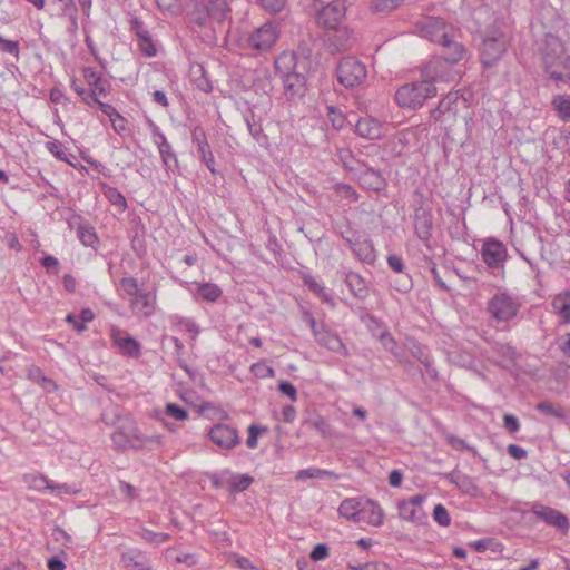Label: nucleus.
Masks as SVG:
<instances>
[{"mask_svg": "<svg viewBox=\"0 0 570 570\" xmlns=\"http://www.w3.org/2000/svg\"><path fill=\"white\" fill-rule=\"evenodd\" d=\"M440 60H431L421 70V80L402 85L394 95L399 107L409 110L421 108L429 98L438 95L435 83L448 81L449 72H442Z\"/></svg>", "mask_w": 570, "mask_h": 570, "instance_id": "obj_1", "label": "nucleus"}, {"mask_svg": "<svg viewBox=\"0 0 570 570\" xmlns=\"http://www.w3.org/2000/svg\"><path fill=\"white\" fill-rule=\"evenodd\" d=\"M542 62L544 72L550 79L563 83L570 80V56L560 38L554 36L546 38L542 48Z\"/></svg>", "mask_w": 570, "mask_h": 570, "instance_id": "obj_2", "label": "nucleus"}, {"mask_svg": "<svg viewBox=\"0 0 570 570\" xmlns=\"http://www.w3.org/2000/svg\"><path fill=\"white\" fill-rule=\"evenodd\" d=\"M344 164L362 188L376 193L385 189L387 181L380 169L355 159L353 156L350 161Z\"/></svg>", "mask_w": 570, "mask_h": 570, "instance_id": "obj_3", "label": "nucleus"}, {"mask_svg": "<svg viewBox=\"0 0 570 570\" xmlns=\"http://www.w3.org/2000/svg\"><path fill=\"white\" fill-rule=\"evenodd\" d=\"M337 81L345 88L362 86L367 78L366 66L354 57H343L335 69Z\"/></svg>", "mask_w": 570, "mask_h": 570, "instance_id": "obj_4", "label": "nucleus"}, {"mask_svg": "<svg viewBox=\"0 0 570 570\" xmlns=\"http://www.w3.org/2000/svg\"><path fill=\"white\" fill-rule=\"evenodd\" d=\"M311 50L305 45L298 46V51H283L274 62L278 77L299 70L307 71Z\"/></svg>", "mask_w": 570, "mask_h": 570, "instance_id": "obj_5", "label": "nucleus"}, {"mask_svg": "<svg viewBox=\"0 0 570 570\" xmlns=\"http://www.w3.org/2000/svg\"><path fill=\"white\" fill-rule=\"evenodd\" d=\"M413 228L414 234L423 243L425 248L432 250L433 214L430 207L421 204L414 208Z\"/></svg>", "mask_w": 570, "mask_h": 570, "instance_id": "obj_6", "label": "nucleus"}, {"mask_svg": "<svg viewBox=\"0 0 570 570\" xmlns=\"http://www.w3.org/2000/svg\"><path fill=\"white\" fill-rule=\"evenodd\" d=\"M519 307V303L507 293L495 294L488 303V311L498 322L514 318Z\"/></svg>", "mask_w": 570, "mask_h": 570, "instance_id": "obj_7", "label": "nucleus"}, {"mask_svg": "<svg viewBox=\"0 0 570 570\" xmlns=\"http://www.w3.org/2000/svg\"><path fill=\"white\" fill-rule=\"evenodd\" d=\"M459 94L449 92L438 104L434 109L430 110L429 121L441 122L451 126L458 114Z\"/></svg>", "mask_w": 570, "mask_h": 570, "instance_id": "obj_8", "label": "nucleus"}, {"mask_svg": "<svg viewBox=\"0 0 570 570\" xmlns=\"http://www.w3.org/2000/svg\"><path fill=\"white\" fill-rule=\"evenodd\" d=\"M279 37L277 24L274 22H266L255 31H253L248 39V46L259 52L269 50Z\"/></svg>", "mask_w": 570, "mask_h": 570, "instance_id": "obj_9", "label": "nucleus"}, {"mask_svg": "<svg viewBox=\"0 0 570 570\" xmlns=\"http://www.w3.org/2000/svg\"><path fill=\"white\" fill-rule=\"evenodd\" d=\"M425 499V494H415L407 500L399 501L397 510L400 518L412 523H422L426 518L422 509V503Z\"/></svg>", "mask_w": 570, "mask_h": 570, "instance_id": "obj_10", "label": "nucleus"}, {"mask_svg": "<svg viewBox=\"0 0 570 570\" xmlns=\"http://www.w3.org/2000/svg\"><path fill=\"white\" fill-rule=\"evenodd\" d=\"M532 513L548 525L559 530L562 534L568 533L570 528L568 517L559 510L543 504H534Z\"/></svg>", "mask_w": 570, "mask_h": 570, "instance_id": "obj_11", "label": "nucleus"}, {"mask_svg": "<svg viewBox=\"0 0 570 570\" xmlns=\"http://www.w3.org/2000/svg\"><path fill=\"white\" fill-rule=\"evenodd\" d=\"M345 12L346 7L344 2L342 0H334L318 10L316 22L321 27L335 29L341 23Z\"/></svg>", "mask_w": 570, "mask_h": 570, "instance_id": "obj_12", "label": "nucleus"}, {"mask_svg": "<svg viewBox=\"0 0 570 570\" xmlns=\"http://www.w3.org/2000/svg\"><path fill=\"white\" fill-rule=\"evenodd\" d=\"M306 71L299 70L293 73L281 76L284 95L287 100L296 101L302 99L306 91Z\"/></svg>", "mask_w": 570, "mask_h": 570, "instance_id": "obj_13", "label": "nucleus"}, {"mask_svg": "<svg viewBox=\"0 0 570 570\" xmlns=\"http://www.w3.org/2000/svg\"><path fill=\"white\" fill-rule=\"evenodd\" d=\"M420 31L424 38L440 45L453 32V28L441 18L429 17L420 23Z\"/></svg>", "mask_w": 570, "mask_h": 570, "instance_id": "obj_14", "label": "nucleus"}, {"mask_svg": "<svg viewBox=\"0 0 570 570\" xmlns=\"http://www.w3.org/2000/svg\"><path fill=\"white\" fill-rule=\"evenodd\" d=\"M208 438L224 450H230L240 443L237 430L223 423L214 425L208 432Z\"/></svg>", "mask_w": 570, "mask_h": 570, "instance_id": "obj_15", "label": "nucleus"}, {"mask_svg": "<svg viewBox=\"0 0 570 570\" xmlns=\"http://www.w3.org/2000/svg\"><path fill=\"white\" fill-rule=\"evenodd\" d=\"M191 142L197 147L198 157L208 168V170L215 175L217 173L215 168V157L208 144V139L205 129L202 126H195L191 130Z\"/></svg>", "mask_w": 570, "mask_h": 570, "instance_id": "obj_16", "label": "nucleus"}, {"mask_svg": "<svg viewBox=\"0 0 570 570\" xmlns=\"http://www.w3.org/2000/svg\"><path fill=\"white\" fill-rule=\"evenodd\" d=\"M481 256L490 268H498L507 259L508 252L503 243L495 238H489L482 245Z\"/></svg>", "mask_w": 570, "mask_h": 570, "instance_id": "obj_17", "label": "nucleus"}, {"mask_svg": "<svg viewBox=\"0 0 570 570\" xmlns=\"http://www.w3.org/2000/svg\"><path fill=\"white\" fill-rule=\"evenodd\" d=\"M505 52L502 37H487L481 46V61L485 68L494 66Z\"/></svg>", "mask_w": 570, "mask_h": 570, "instance_id": "obj_18", "label": "nucleus"}, {"mask_svg": "<svg viewBox=\"0 0 570 570\" xmlns=\"http://www.w3.org/2000/svg\"><path fill=\"white\" fill-rule=\"evenodd\" d=\"M110 338L115 345L119 347L124 355L129 357H138L141 353V344L130 336L126 331L111 326Z\"/></svg>", "mask_w": 570, "mask_h": 570, "instance_id": "obj_19", "label": "nucleus"}, {"mask_svg": "<svg viewBox=\"0 0 570 570\" xmlns=\"http://www.w3.org/2000/svg\"><path fill=\"white\" fill-rule=\"evenodd\" d=\"M345 243L361 262L374 264L376 261L375 248L370 238H361L358 233H353V237H345Z\"/></svg>", "mask_w": 570, "mask_h": 570, "instance_id": "obj_20", "label": "nucleus"}, {"mask_svg": "<svg viewBox=\"0 0 570 570\" xmlns=\"http://www.w3.org/2000/svg\"><path fill=\"white\" fill-rule=\"evenodd\" d=\"M441 52H440V59L439 60H444L445 62L450 63V65H455L458 63L459 61H461L465 53H466V48L465 46L455 40V37H454V31L452 33H450L446 39H444L441 43ZM442 63V61H440ZM442 72L443 71V66L441 65V69H440Z\"/></svg>", "mask_w": 570, "mask_h": 570, "instance_id": "obj_21", "label": "nucleus"}, {"mask_svg": "<svg viewBox=\"0 0 570 570\" xmlns=\"http://www.w3.org/2000/svg\"><path fill=\"white\" fill-rule=\"evenodd\" d=\"M384 124L371 116L360 117L354 126L355 134L367 140L381 139L384 136Z\"/></svg>", "mask_w": 570, "mask_h": 570, "instance_id": "obj_22", "label": "nucleus"}, {"mask_svg": "<svg viewBox=\"0 0 570 570\" xmlns=\"http://www.w3.org/2000/svg\"><path fill=\"white\" fill-rule=\"evenodd\" d=\"M157 306V291H142L135 298L130 299V307L134 314L148 318L154 315Z\"/></svg>", "mask_w": 570, "mask_h": 570, "instance_id": "obj_23", "label": "nucleus"}, {"mask_svg": "<svg viewBox=\"0 0 570 570\" xmlns=\"http://www.w3.org/2000/svg\"><path fill=\"white\" fill-rule=\"evenodd\" d=\"M384 512L377 502L373 500H363L357 513V524H368L380 527L383 523Z\"/></svg>", "mask_w": 570, "mask_h": 570, "instance_id": "obj_24", "label": "nucleus"}, {"mask_svg": "<svg viewBox=\"0 0 570 570\" xmlns=\"http://www.w3.org/2000/svg\"><path fill=\"white\" fill-rule=\"evenodd\" d=\"M315 341L328 351L336 353L343 357L350 356L346 345L343 343L337 333L325 326L320 333H316Z\"/></svg>", "mask_w": 570, "mask_h": 570, "instance_id": "obj_25", "label": "nucleus"}, {"mask_svg": "<svg viewBox=\"0 0 570 570\" xmlns=\"http://www.w3.org/2000/svg\"><path fill=\"white\" fill-rule=\"evenodd\" d=\"M186 19L188 24L198 28L209 27L213 22L208 8L204 0H196L187 11Z\"/></svg>", "mask_w": 570, "mask_h": 570, "instance_id": "obj_26", "label": "nucleus"}, {"mask_svg": "<svg viewBox=\"0 0 570 570\" xmlns=\"http://www.w3.org/2000/svg\"><path fill=\"white\" fill-rule=\"evenodd\" d=\"M446 478L463 493L472 498H476L480 494V488L475 484L474 480L470 475L454 470L448 474Z\"/></svg>", "mask_w": 570, "mask_h": 570, "instance_id": "obj_27", "label": "nucleus"}, {"mask_svg": "<svg viewBox=\"0 0 570 570\" xmlns=\"http://www.w3.org/2000/svg\"><path fill=\"white\" fill-rule=\"evenodd\" d=\"M120 561L125 568L134 570H151L149 558L141 551L130 550L122 552Z\"/></svg>", "mask_w": 570, "mask_h": 570, "instance_id": "obj_28", "label": "nucleus"}, {"mask_svg": "<svg viewBox=\"0 0 570 570\" xmlns=\"http://www.w3.org/2000/svg\"><path fill=\"white\" fill-rule=\"evenodd\" d=\"M75 219L79 220V223H77V236L80 243L86 247L97 249L100 240L96 229L89 223L82 222L80 216H77Z\"/></svg>", "mask_w": 570, "mask_h": 570, "instance_id": "obj_29", "label": "nucleus"}, {"mask_svg": "<svg viewBox=\"0 0 570 570\" xmlns=\"http://www.w3.org/2000/svg\"><path fill=\"white\" fill-rule=\"evenodd\" d=\"M345 284L347 285L350 292L357 299H365L370 295V289L365 283V279L355 272H347L345 274Z\"/></svg>", "mask_w": 570, "mask_h": 570, "instance_id": "obj_30", "label": "nucleus"}, {"mask_svg": "<svg viewBox=\"0 0 570 570\" xmlns=\"http://www.w3.org/2000/svg\"><path fill=\"white\" fill-rule=\"evenodd\" d=\"M189 77L190 81L197 89L205 94L212 92L213 85L203 65L197 62L191 63L189 68Z\"/></svg>", "mask_w": 570, "mask_h": 570, "instance_id": "obj_31", "label": "nucleus"}, {"mask_svg": "<svg viewBox=\"0 0 570 570\" xmlns=\"http://www.w3.org/2000/svg\"><path fill=\"white\" fill-rule=\"evenodd\" d=\"M302 281L323 303L335 307V301L332 295L326 291L323 284L318 283L311 274L303 273Z\"/></svg>", "mask_w": 570, "mask_h": 570, "instance_id": "obj_32", "label": "nucleus"}, {"mask_svg": "<svg viewBox=\"0 0 570 570\" xmlns=\"http://www.w3.org/2000/svg\"><path fill=\"white\" fill-rule=\"evenodd\" d=\"M213 22L222 23L230 14L232 9L227 0H204Z\"/></svg>", "mask_w": 570, "mask_h": 570, "instance_id": "obj_33", "label": "nucleus"}, {"mask_svg": "<svg viewBox=\"0 0 570 570\" xmlns=\"http://www.w3.org/2000/svg\"><path fill=\"white\" fill-rule=\"evenodd\" d=\"M224 473L228 474L225 483L228 487V491L233 494L247 490L254 482L253 476L248 474L230 473L229 471H225Z\"/></svg>", "mask_w": 570, "mask_h": 570, "instance_id": "obj_34", "label": "nucleus"}, {"mask_svg": "<svg viewBox=\"0 0 570 570\" xmlns=\"http://www.w3.org/2000/svg\"><path fill=\"white\" fill-rule=\"evenodd\" d=\"M552 307L560 316L562 323H570V291L557 295L552 299Z\"/></svg>", "mask_w": 570, "mask_h": 570, "instance_id": "obj_35", "label": "nucleus"}, {"mask_svg": "<svg viewBox=\"0 0 570 570\" xmlns=\"http://www.w3.org/2000/svg\"><path fill=\"white\" fill-rule=\"evenodd\" d=\"M362 502L363 500L354 498L343 500L338 507V514L356 523Z\"/></svg>", "mask_w": 570, "mask_h": 570, "instance_id": "obj_36", "label": "nucleus"}, {"mask_svg": "<svg viewBox=\"0 0 570 570\" xmlns=\"http://www.w3.org/2000/svg\"><path fill=\"white\" fill-rule=\"evenodd\" d=\"M158 151L160 154L161 161L166 167L167 171L174 175H180L179 160L177 158L176 153L173 150L171 145H168L167 148H161Z\"/></svg>", "mask_w": 570, "mask_h": 570, "instance_id": "obj_37", "label": "nucleus"}, {"mask_svg": "<svg viewBox=\"0 0 570 570\" xmlns=\"http://www.w3.org/2000/svg\"><path fill=\"white\" fill-rule=\"evenodd\" d=\"M552 107L556 110L559 118L568 122L570 121V96L569 95H557L552 99Z\"/></svg>", "mask_w": 570, "mask_h": 570, "instance_id": "obj_38", "label": "nucleus"}, {"mask_svg": "<svg viewBox=\"0 0 570 570\" xmlns=\"http://www.w3.org/2000/svg\"><path fill=\"white\" fill-rule=\"evenodd\" d=\"M197 294L206 302H216L223 294L222 289L213 283L200 284Z\"/></svg>", "mask_w": 570, "mask_h": 570, "instance_id": "obj_39", "label": "nucleus"}, {"mask_svg": "<svg viewBox=\"0 0 570 570\" xmlns=\"http://www.w3.org/2000/svg\"><path fill=\"white\" fill-rule=\"evenodd\" d=\"M538 412L546 416L556 417L559 420H563L566 417L564 411L560 405H554L548 401L539 402L535 405Z\"/></svg>", "mask_w": 570, "mask_h": 570, "instance_id": "obj_40", "label": "nucleus"}, {"mask_svg": "<svg viewBox=\"0 0 570 570\" xmlns=\"http://www.w3.org/2000/svg\"><path fill=\"white\" fill-rule=\"evenodd\" d=\"M324 476H331L334 479H337V475L328 470L320 469V468H308L304 470H299L297 472L296 479L297 480H305L307 478L309 479H322Z\"/></svg>", "mask_w": 570, "mask_h": 570, "instance_id": "obj_41", "label": "nucleus"}, {"mask_svg": "<svg viewBox=\"0 0 570 570\" xmlns=\"http://www.w3.org/2000/svg\"><path fill=\"white\" fill-rule=\"evenodd\" d=\"M305 423L315 429L324 438H328L332 434L328 421L321 415L309 417L305 421Z\"/></svg>", "mask_w": 570, "mask_h": 570, "instance_id": "obj_42", "label": "nucleus"}, {"mask_svg": "<svg viewBox=\"0 0 570 570\" xmlns=\"http://www.w3.org/2000/svg\"><path fill=\"white\" fill-rule=\"evenodd\" d=\"M40 483L43 485L45 489L51 490V491H59L66 494H76L79 492V489L75 485H70L67 483L63 484H53L52 481L47 479L46 476L41 475L39 478Z\"/></svg>", "mask_w": 570, "mask_h": 570, "instance_id": "obj_43", "label": "nucleus"}, {"mask_svg": "<svg viewBox=\"0 0 570 570\" xmlns=\"http://www.w3.org/2000/svg\"><path fill=\"white\" fill-rule=\"evenodd\" d=\"M71 88L81 97L82 101L88 106H94L96 102H99V98H96V91H91L90 89H86L77 83L76 79L71 80Z\"/></svg>", "mask_w": 570, "mask_h": 570, "instance_id": "obj_44", "label": "nucleus"}, {"mask_svg": "<svg viewBox=\"0 0 570 570\" xmlns=\"http://www.w3.org/2000/svg\"><path fill=\"white\" fill-rule=\"evenodd\" d=\"M139 48L146 57H155L157 55L156 46L151 39L149 31L137 38Z\"/></svg>", "mask_w": 570, "mask_h": 570, "instance_id": "obj_45", "label": "nucleus"}, {"mask_svg": "<svg viewBox=\"0 0 570 570\" xmlns=\"http://www.w3.org/2000/svg\"><path fill=\"white\" fill-rule=\"evenodd\" d=\"M422 261L424 263V265H422V267L426 266V268L430 271V273L432 274L436 285L442 288V289H448V286L446 284L444 283V281L441 278L439 272H438V267H436V263L433 261V258L428 255V254H423L422 256Z\"/></svg>", "mask_w": 570, "mask_h": 570, "instance_id": "obj_46", "label": "nucleus"}, {"mask_svg": "<svg viewBox=\"0 0 570 570\" xmlns=\"http://www.w3.org/2000/svg\"><path fill=\"white\" fill-rule=\"evenodd\" d=\"M404 0H373L371 8L374 12H387L399 8Z\"/></svg>", "mask_w": 570, "mask_h": 570, "instance_id": "obj_47", "label": "nucleus"}, {"mask_svg": "<svg viewBox=\"0 0 570 570\" xmlns=\"http://www.w3.org/2000/svg\"><path fill=\"white\" fill-rule=\"evenodd\" d=\"M165 414L176 421H185L189 416L188 411L176 403H167L165 406Z\"/></svg>", "mask_w": 570, "mask_h": 570, "instance_id": "obj_48", "label": "nucleus"}, {"mask_svg": "<svg viewBox=\"0 0 570 570\" xmlns=\"http://www.w3.org/2000/svg\"><path fill=\"white\" fill-rule=\"evenodd\" d=\"M141 539L146 542L160 544L169 540L170 535L164 532H154L148 529H142L140 532Z\"/></svg>", "mask_w": 570, "mask_h": 570, "instance_id": "obj_49", "label": "nucleus"}, {"mask_svg": "<svg viewBox=\"0 0 570 570\" xmlns=\"http://www.w3.org/2000/svg\"><path fill=\"white\" fill-rule=\"evenodd\" d=\"M122 291L130 297L135 298L141 291L138 287V281L135 277H122L119 282Z\"/></svg>", "mask_w": 570, "mask_h": 570, "instance_id": "obj_50", "label": "nucleus"}, {"mask_svg": "<svg viewBox=\"0 0 570 570\" xmlns=\"http://www.w3.org/2000/svg\"><path fill=\"white\" fill-rule=\"evenodd\" d=\"M410 352L412 356L423 365L433 360L430 355L429 348L420 343H414L411 346Z\"/></svg>", "mask_w": 570, "mask_h": 570, "instance_id": "obj_51", "label": "nucleus"}, {"mask_svg": "<svg viewBox=\"0 0 570 570\" xmlns=\"http://www.w3.org/2000/svg\"><path fill=\"white\" fill-rule=\"evenodd\" d=\"M327 118L335 129H342L345 126V116L335 106L327 107Z\"/></svg>", "mask_w": 570, "mask_h": 570, "instance_id": "obj_52", "label": "nucleus"}, {"mask_svg": "<svg viewBox=\"0 0 570 570\" xmlns=\"http://www.w3.org/2000/svg\"><path fill=\"white\" fill-rule=\"evenodd\" d=\"M169 340L174 344L175 355H176V358H177V362H178L180 368H183L186 373L189 374L190 370H189L185 358L183 357V353H184V348H185L183 342L176 336H170Z\"/></svg>", "mask_w": 570, "mask_h": 570, "instance_id": "obj_53", "label": "nucleus"}, {"mask_svg": "<svg viewBox=\"0 0 570 570\" xmlns=\"http://www.w3.org/2000/svg\"><path fill=\"white\" fill-rule=\"evenodd\" d=\"M287 0H257V3L268 13H279L286 4Z\"/></svg>", "mask_w": 570, "mask_h": 570, "instance_id": "obj_54", "label": "nucleus"}, {"mask_svg": "<svg viewBox=\"0 0 570 570\" xmlns=\"http://www.w3.org/2000/svg\"><path fill=\"white\" fill-rule=\"evenodd\" d=\"M433 519L441 527H449L451 523V517L442 504H436L433 509Z\"/></svg>", "mask_w": 570, "mask_h": 570, "instance_id": "obj_55", "label": "nucleus"}, {"mask_svg": "<svg viewBox=\"0 0 570 570\" xmlns=\"http://www.w3.org/2000/svg\"><path fill=\"white\" fill-rule=\"evenodd\" d=\"M106 198L114 205L120 206L122 209L127 207L125 196L115 187H108L105 191Z\"/></svg>", "mask_w": 570, "mask_h": 570, "instance_id": "obj_56", "label": "nucleus"}, {"mask_svg": "<svg viewBox=\"0 0 570 570\" xmlns=\"http://www.w3.org/2000/svg\"><path fill=\"white\" fill-rule=\"evenodd\" d=\"M250 372L259 379L274 377L275 370L272 366L266 365L263 362L254 363L250 366Z\"/></svg>", "mask_w": 570, "mask_h": 570, "instance_id": "obj_57", "label": "nucleus"}, {"mask_svg": "<svg viewBox=\"0 0 570 570\" xmlns=\"http://www.w3.org/2000/svg\"><path fill=\"white\" fill-rule=\"evenodd\" d=\"M267 432V428L252 424L248 428V436L246 440V444L249 449H255L257 446L258 436L261 433Z\"/></svg>", "mask_w": 570, "mask_h": 570, "instance_id": "obj_58", "label": "nucleus"}, {"mask_svg": "<svg viewBox=\"0 0 570 570\" xmlns=\"http://www.w3.org/2000/svg\"><path fill=\"white\" fill-rule=\"evenodd\" d=\"M149 128L153 135L154 142L157 146L158 150L161 148H167V146L170 145L167 141L166 136L160 131L159 127L151 120H149Z\"/></svg>", "mask_w": 570, "mask_h": 570, "instance_id": "obj_59", "label": "nucleus"}, {"mask_svg": "<svg viewBox=\"0 0 570 570\" xmlns=\"http://www.w3.org/2000/svg\"><path fill=\"white\" fill-rule=\"evenodd\" d=\"M149 128L153 135L154 142L157 146L158 150L161 148H167V146L170 145L167 141L166 136L160 131L159 127L151 120H149Z\"/></svg>", "mask_w": 570, "mask_h": 570, "instance_id": "obj_60", "label": "nucleus"}, {"mask_svg": "<svg viewBox=\"0 0 570 570\" xmlns=\"http://www.w3.org/2000/svg\"><path fill=\"white\" fill-rule=\"evenodd\" d=\"M244 119L248 128V131L258 141L259 137L263 134V128L259 124L255 121L254 114L250 111L249 114L244 115Z\"/></svg>", "mask_w": 570, "mask_h": 570, "instance_id": "obj_61", "label": "nucleus"}, {"mask_svg": "<svg viewBox=\"0 0 570 570\" xmlns=\"http://www.w3.org/2000/svg\"><path fill=\"white\" fill-rule=\"evenodd\" d=\"M0 51L10 53L18 59L20 52L19 42L4 39L2 36H0Z\"/></svg>", "mask_w": 570, "mask_h": 570, "instance_id": "obj_62", "label": "nucleus"}, {"mask_svg": "<svg viewBox=\"0 0 570 570\" xmlns=\"http://www.w3.org/2000/svg\"><path fill=\"white\" fill-rule=\"evenodd\" d=\"M330 548L326 543H317L311 551V559L313 561H321L328 557Z\"/></svg>", "mask_w": 570, "mask_h": 570, "instance_id": "obj_63", "label": "nucleus"}, {"mask_svg": "<svg viewBox=\"0 0 570 570\" xmlns=\"http://www.w3.org/2000/svg\"><path fill=\"white\" fill-rule=\"evenodd\" d=\"M554 145L561 149L562 153L570 155V131H560L559 136L554 140Z\"/></svg>", "mask_w": 570, "mask_h": 570, "instance_id": "obj_64", "label": "nucleus"}]
</instances>
